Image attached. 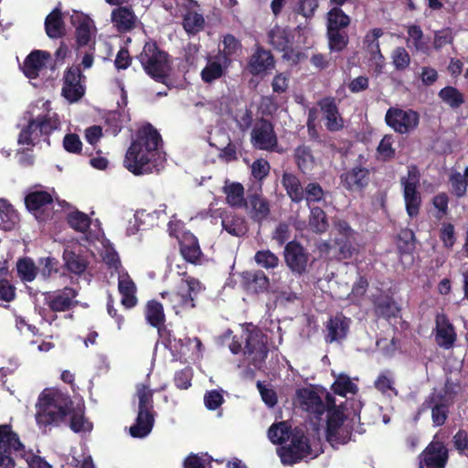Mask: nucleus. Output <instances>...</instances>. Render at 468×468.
Returning <instances> with one entry per match:
<instances>
[{
	"label": "nucleus",
	"instance_id": "obj_58",
	"mask_svg": "<svg viewBox=\"0 0 468 468\" xmlns=\"http://www.w3.org/2000/svg\"><path fill=\"white\" fill-rule=\"evenodd\" d=\"M392 64L399 71H403L410 64V56L403 47H397L391 53Z\"/></svg>",
	"mask_w": 468,
	"mask_h": 468
},
{
	"label": "nucleus",
	"instance_id": "obj_37",
	"mask_svg": "<svg viewBox=\"0 0 468 468\" xmlns=\"http://www.w3.org/2000/svg\"><path fill=\"white\" fill-rule=\"evenodd\" d=\"M350 23V16L338 6H333L326 14V32L346 31Z\"/></svg>",
	"mask_w": 468,
	"mask_h": 468
},
{
	"label": "nucleus",
	"instance_id": "obj_62",
	"mask_svg": "<svg viewBox=\"0 0 468 468\" xmlns=\"http://www.w3.org/2000/svg\"><path fill=\"white\" fill-rule=\"evenodd\" d=\"M257 388L264 403L270 408L274 407L277 403V395L274 389L270 387L269 383L257 382Z\"/></svg>",
	"mask_w": 468,
	"mask_h": 468
},
{
	"label": "nucleus",
	"instance_id": "obj_64",
	"mask_svg": "<svg viewBox=\"0 0 468 468\" xmlns=\"http://www.w3.org/2000/svg\"><path fill=\"white\" fill-rule=\"evenodd\" d=\"M270 164L267 160L257 159L251 165V175L257 180L264 179L270 173Z\"/></svg>",
	"mask_w": 468,
	"mask_h": 468
},
{
	"label": "nucleus",
	"instance_id": "obj_32",
	"mask_svg": "<svg viewBox=\"0 0 468 468\" xmlns=\"http://www.w3.org/2000/svg\"><path fill=\"white\" fill-rule=\"evenodd\" d=\"M144 318L148 324L157 329L160 336L165 331L164 306L156 300H149L144 306Z\"/></svg>",
	"mask_w": 468,
	"mask_h": 468
},
{
	"label": "nucleus",
	"instance_id": "obj_29",
	"mask_svg": "<svg viewBox=\"0 0 468 468\" xmlns=\"http://www.w3.org/2000/svg\"><path fill=\"white\" fill-rule=\"evenodd\" d=\"M179 239V250L184 260L197 264L200 261L202 251L197 238L191 232L186 231Z\"/></svg>",
	"mask_w": 468,
	"mask_h": 468
},
{
	"label": "nucleus",
	"instance_id": "obj_49",
	"mask_svg": "<svg viewBox=\"0 0 468 468\" xmlns=\"http://www.w3.org/2000/svg\"><path fill=\"white\" fill-rule=\"evenodd\" d=\"M441 101L452 109H457L464 102L463 94L455 87L446 86L439 91Z\"/></svg>",
	"mask_w": 468,
	"mask_h": 468
},
{
	"label": "nucleus",
	"instance_id": "obj_28",
	"mask_svg": "<svg viewBox=\"0 0 468 468\" xmlns=\"http://www.w3.org/2000/svg\"><path fill=\"white\" fill-rule=\"evenodd\" d=\"M51 59L48 51L35 49L31 51L23 62V72L28 79H36L39 75V71L46 67L47 63Z\"/></svg>",
	"mask_w": 468,
	"mask_h": 468
},
{
	"label": "nucleus",
	"instance_id": "obj_24",
	"mask_svg": "<svg viewBox=\"0 0 468 468\" xmlns=\"http://www.w3.org/2000/svg\"><path fill=\"white\" fill-rule=\"evenodd\" d=\"M317 105L325 122V127L330 132H337L343 129L344 120L339 112L336 100L327 96L317 101Z\"/></svg>",
	"mask_w": 468,
	"mask_h": 468
},
{
	"label": "nucleus",
	"instance_id": "obj_4",
	"mask_svg": "<svg viewBox=\"0 0 468 468\" xmlns=\"http://www.w3.org/2000/svg\"><path fill=\"white\" fill-rule=\"evenodd\" d=\"M290 436H292L291 445L278 449V454L283 464L292 465L304 459L312 460L323 452L320 442L311 444L302 429H295L292 432L286 421L274 423L268 430V438L274 444H282Z\"/></svg>",
	"mask_w": 468,
	"mask_h": 468
},
{
	"label": "nucleus",
	"instance_id": "obj_14",
	"mask_svg": "<svg viewBox=\"0 0 468 468\" xmlns=\"http://www.w3.org/2000/svg\"><path fill=\"white\" fill-rule=\"evenodd\" d=\"M386 123L396 133L404 134L417 128L420 115L413 110H402L390 107L385 115Z\"/></svg>",
	"mask_w": 468,
	"mask_h": 468
},
{
	"label": "nucleus",
	"instance_id": "obj_51",
	"mask_svg": "<svg viewBox=\"0 0 468 468\" xmlns=\"http://www.w3.org/2000/svg\"><path fill=\"white\" fill-rule=\"evenodd\" d=\"M328 48L331 52H342L349 44V37L346 31L326 32Z\"/></svg>",
	"mask_w": 468,
	"mask_h": 468
},
{
	"label": "nucleus",
	"instance_id": "obj_19",
	"mask_svg": "<svg viewBox=\"0 0 468 468\" xmlns=\"http://www.w3.org/2000/svg\"><path fill=\"white\" fill-rule=\"evenodd\" d=\"M436 344L443 349L453 347L457 340L454 325L444 313H438L435 316V328L433 330Z\"/></svg>",
	"mask_w": 468,
	"mask_h": 468
},
{
	"label": "nucleus",
	"instance_id": "obj_38",
	"mask_svg": "<svg viewBox=\"0 0 468 468\" xmlns=\"http://www.w3.org/2000/svg\"><path fill=\"white\" fill-rule=\"evenodd\" d=\"M45 30L50 38H59L65 35V24L59 8H54L45 19Z\"/></svg>",
	"mask_w": 468,
	"mask_h": 468
},
{
	"label": "nucleus",
	"instance_id": "obj_8",
	"mask_svg": "<svg viewBox=\"0 0 468 468\" xmlns=\"http://www.w3.org/2000/svg\"><path fill=\"white\" fill-rule=\"evenodd\" d=\"M204 289L196 278L187 276L182 280L176 290L163 292L161 297L167 300L176 315L196 307V297Z\"/></svg>",
	"mask_w": 468,
	"mask_h": 468
},
{
	"label": "nucleus",
	"instance_id": "obj_60",
	"mask_svg": "<svg viewBox=\"0 0 468 468\" xmlns=\"http://www.w3.org/2000/svg\"><path fill=\"white\" fill-rule=\"evenodd\" d=\"M211 462L207 454H190L184 462V468H212Z\"/></svg>",
	"mask_w": 468,
	"mask_h": 468
},
{
	"label": "nucleus",
	"instance_id": "obj_13",
	"mask_svg": "<svg viewBox=\"0 0 468 468\" xmlns=\"http://www.w3.org/2000/svg\"><path fill=\"white\" fill-rule=\"evenodd\" d=\"M457 387V382H444L443 388L444 394L441 395L434 388V392L426 401L428 408L431 410L432 422L435 426H441L448 416L449 406L452 400V390Z\"/></svg>",
	"mask_w": 468,
	"mask_h": 468
},
{
	"label": "nucleus",
	"instance_id": "obj_9",
	"mask_svg": "<svg viewBox=\"0 0 468 468\" xmlns=\"http://www.w3.org/2000/svg\"><path fill=\"white\" fill-rule=\"evenodd\" d=\"M136 395L139 399V409L135 422L130 427V435L143 439L148 436L154 427L153 391L145 384L137 386Z\"/></svg>",
	"mask_w": 468,
	"mask_h": 468
},
{
	"label": "nucleus",
	"instance_id": "obj_55",
	"mask_svg": "<svg viewBox=\"0 0 468 468\" xmlns=\"http://www.w3.org/2000/svg\"><path fill=\"white\" fill-rule=\"evenodd\" d=\"M398 249L402 254H410L415 250V235L410 229H402L398 236Z\"/></svg>",
	"mask_w": 468,
	"mask_h": 468
},
{
	"label": "nucleus",
	"instance_id": "obj_27",
	"mask_svg": "<svg viewBox=\"0 0 468 468\" xmlns=\"http://www.w3.org/2000/svg\"><path fill=\"white\" fill-rule=\"evenodd\" d=\"M245 209L250 218L258 223L265 220L271 213L269 201L257 192L247 195V207H245Z\"/></svg>",
	"mask_w": 468,
	"mask_h": 468
},
{
	"label": "nucleus",
	"instance_id": "obj_11",
	"mask_svg": "<svg viewBox=\"0 0 468 468\" xmlns=\"http://www.w3.org/2000/svg\"><path fill=\"white\" fill-rule=\"evenodd\" d=\"M420 174L416 165L408 168L407 176L400 178L403 188V198L408 215L416 218L420 213L421 195L419 191Z\"/></svg>",
	"mask_w": 468,
	"mask_h": 468
},
{
	"label": "nucleus",
	"instance_id": "obj_23",
	"mask_svg": "<svg viewBox=\"0 0 468 468\" xmlns=\"http://www.w3.org/2000/svg\"><path fill=\"white\" fill-rule=\"evenodd\" d=\"M351 319L343 313L331 316L325 323L324 340L326 343L341 342L346 338L351 325Z\"/></svg>",
	"mask_w": 468,
	"mask_h": 468
},
{
	"label": "nucleus",
	"instance_id": "obj_5",
	"mask_svg": "<svg viewBox=\"0 0 468 468\" xmlns=\"http://www.w3.org/2000/svg\"><path fill=\"white\" fill-rule=\"evenodd\" d=\"M25 459L30 468H51L42 457L27 452L10 424L0 425V468H15V458Z\"/></svg>",
	"mask_w": 468,
	"mask_h": 468
},
{
	"label": "nucleus",
	"instance_id": "obj_43",
	"mask_svg": "<svg viewBox=\"0 0 468 468\" xmlns=\"http://www.w3.org/2000/svg\"><path fill=\"white\" fill-rule=\"evenodd\" d=\"M222 228L234 237H242L248 231L245 218L235 214L227 215L222 218Z\"/></svg>",
	"mask_w": 468,
	"mask_h": 468
},
{
	"label": "nucleus",
	"instance_id": "obj_6",
	"mask_svg": "<svg viewBox=\"0 0 468 468\" xmlns=\"http://www.w3.org/2000/svg\"><path fill=\"white\" fill-rule=\"evenodd\" d=\"M136 58L151 79L159 83H166L172 70L171 57L156 41H146Z\"/></svg>",
	"mask_w": 468,
	"mask_h": 468
},
{
	"label": "nucleus",
	"instance_id": "obj_48",
	"mask_svg": "<svg viewBox=\"0 0 468 468\" xmlns=\"http://www.w3.org/2000/svg\"><path fill=\"white\" fill-rule=\"evenodd\" d=\"M383 35L381 28H373L364 37V48L371 55V58L378 56L379 58H384L381 54L378 38Z\"/></svg>",
	"mask_w": 468,
	"mask_h": 468
},
{
	"label": "nucleus",
	"instance_id": "obj_31",
	"mask_svg": "<svg viewBox=\"0 0 468 468\" xmlns=\"http://www.w3.org/2000/svg\"><path fill=\"white\" fill-rule=\"evenodd\" d=\"M243 287L254 293H264L270 287V279L261 270L246 271L241 274Z\"/></svg>",
	"mask_w": 468,
	"mask_h": 468
},
{
	"label": "nucleus",
	"instance_id": "obj_22",
	"mask_svg": "<svg viewBox=\"0 0 468 468\" xmlns=\"http://www.w3.org/2000/svg\"><path fill=\"white\" fill-rule=\"evenodd\" d=\"M293 37L289 29L283 28L278 25L274 26L268 32V42L278 51L283 52L282 58L287 60H296L293 58L294 50L292 48Z\"/></svg>",
	"mask_w": 468,
	"mask_h": 468
},
{
	"label": "nucleus",
	"instance_id": "obj_46",
	"mask_svg": "<svg viewBox=\"0 0 468 468\" xmlns=\"http://www.w3.org/2000/svg\"><path fill=\"white\" fill-rule=\"evenodd\" d=\"M0 218L5 230L13 229L19 219L16 210L5 198H0Z\"/></svg>",
	"mask_w": 468,
	"mask_h": 468
},
{
	"label": "nucleus",
	"instance_id": "obj_54",
	"mask_svg": "<svg viewBox=\"0 0 468 468\" xmlns=\"http://www.w3.org/2000/svg\"><path fill=\"white\" fill-rule=\"evenodd\" d=\"M407 33L412 41L416 50L422 53H428L430 47L428 41L424 38L422 29L418 25H411L408 27Z\"/></svg>",
	"mask_w": 468,
	"mask_h": 468
},
{
	"label": "nucleus",
	"instance_id": "obj_20",
	"mask_svg": "<svg viewBox=\"0 0 468 468\" xmlns=\"http://www.w3.org/2000/svg\"><path fill=\"white\" fill-rule=\"evenodd\" d=\"M448 460V450L438 441H431L419 456V468H444Z\"/></svg>",
	"mask_w": 468,
	"mask_h": 468
},
{
	"label": "nucleus",
	"instance_id": "obj_35",
	"mask_svg": "<svg viewBox=\"0 0 468 468\" xmlns=\"http://www.w3.org/2000/svg\"><path fill=\"white\" fill-rule=\"evenodd\" d=\"M281 182L286 195L292 203L300 204L303 202L304 186H303L300 178L294 173L284 172Z\"/></svg>",
	"mask_w": 468,
	"mask_h": 468
},
{
	"label": "nucleus",
	"instance_id": "obj_59",
	"mask_svg": "<svg viewBox=\"0 0 468 468\" xmlns=\"http://www.w3.org/2000/svg\"><path fill=\"white\" fill-rule=\"evenodd\" d=\"M449 183L451 184L452 192L457 197H463L467 192V185L465 178L460 172H452L449 176Z\"/></svg>",
	"mask_w": 468,
	"mask_h": 468
},
{
	"label": "nucleus",
	"instance_id": "obj_36",
	"mask_svg": "<svg viewBox=\"0 0 468 468\" xmlns=\"http://www.w3.org/2000/svg\"><path fill=\"white\" fill-rule=\"evenodd\" d=\"M222 45L223 48H219L216 56L229 66H231L234 58L238 57L241 51V42L232 34H227L223 37Z\"/></svg>",
	"mask_w": 468,
	"mask_h": 468
},
{
	"label": "nucleus",
	"instance_id": "obj_16",
	"mask_svg": "<svg viewBox=\"0 0 468 468\" xmlns=\"http://www.w3.org/2000/svg\"><path fill=\"white\" fill-rule=\"evenodd\" d=\"M283 258L286 266L294 275L301 276L307 271L309 253L300 242L288 241L284 247Z\"/></svg>",
	"mask_w": 468,
	"mask_h": 468
},
{
	"label": "nucleus",
	"instance_id": "obj_1",
	"mask_svg": "<svg viewBox=\"0 0 468 468\" xmlns=\"http://www.w3.org/2000/svg\"><path fill=\"white\" fill-rule=\"evenodd\" d=\"M82 401H73L69 395L58 388H45L36 404V422L39 429L69 424L74 432H86L92 424L84 417Z\"/></svg>",
	"mask_w": 468,
	"mask_h": 468
},
{
	"label": "nucleus",
	"instance_id": "obj_40",
	"mask_svg": "<svg viewBox=\"0 0 468 468\" xmlns=\"http://www.w3.org/2000/svg\"><path fill=\"white\" fill-rule=\"evenodd\" d=\"M63 260L67 270L78 276L82 275L89 266L88 260L83 255L76 253L72 250H64Z\"/></svg>",
	"mask_w": 468,
	"mask_h": 468
},
{
	"label": "nucleus",
	"instance_id": "obj_30",
	"mask_svg": "<svg viewBox=\"0 0 468 468\" xmlns=\"http://www.w3.org/2000/svg\"><path fill=\"white\" fill-rule=\"evenodd\" d=\"M111 19L119 33L131 32L136 27L137 16L131 6L114 8Z\"/></svg>",
	"mask_w": 468,
	"mask_h": 468
},
{
	"label": "nucleus",
	"instance_id": "obj_34",
	"mask_svg": "<svg viewBox=\"0 0 468 468\" xmlns=\"http://www.w3.org/2000/svg\"><path fill=\"white\" fill-rule=\"evenodd\" d=\"M374 314L378 318L389 320L396 318L400 313V308L389 295H379L373 300Z\"/></svg>",
	"mask_w": 468,
	"mask_h": 468
},
{
	"label": "nucleus",
	"instance_id": "obj_45",
	"mask_svg": "<svg viewBox=\"0 0 468 468\" xmlns=\"http://www.w3.org/2000/svg\"><path fill=\"white\" fill-rule=\"evenodd\" d=\"M183 27L188 35H197L205 27V18L197 11L188 10L183 16Z\"/></svg>",
	"mask_w": 468,
	"mask_h": 468
},
{
	"label": "nucleus",
	"instance_id": "obj_7",
	"mask_svg": "<svg viewBox=\"0 0 468 468\" xmlns=\"http://www.w3.org/2000/svg\"><path fill=\"white\" fill-rule=\"evenodd\" d=\"M244 364L242 378H254L256 372H263L266 367V357L269 353L267 336L260 330L245 332Z\"/></svg>",
	"mask_w": 468,
	"mask_h": 468
},
{
	"label": "nucleus",
	"instance_id": "obj_18",
	"mask_svg": "<svg viewBox=\"0 0 468 468\" xmlns=\"http://www.w3.org/2000/svg\"><path fill=\"white\" fill-rule=\"evenodd\" d=\"M85 76L81 73L80 66H71L67 69L63 77L62 95L70 102H76L80 100L85 88L81 84V80Z\"/></svg>",
	"mask_w": 468,
	"mask_h": 468
},
{
	"label": "nucleus",
	"instance_id": "obj_25",
	"mask_svg": "<svg viewBox=\"0 0 468 468\" xmlns=\"http://www.w3.org/2000/svg\"><path fill=\"white\" fill-rule=\"evenodd\" d=\"M275 66L274 57L270 50L256 45L254 52L249 58L247 69L253 76L266 73Z\"/></svg>",
	"mask_w": 468,
	"mask_h": 468
},
{
	"label": "nucleus",
	"instance_id": "obj_63",
	"mask_svg": "<svg viewBox=\"0 0 468 468\" xmlns=\"http://www.w3.org/2000/svg\"><path fill=\"white\" fill-rule=\"evenodd\" d=\"M63 147L67 152L70 154H79L82 150V143L78 134L68 133L64 136Z\"/></svg>",
	"mask_w": 468,
	"mask_h": 468
},
{
	"label": "nucleus",
	"instance_id": "obj_56",
	"mask_svg": "<svg viewBox=\"0 0 468 468\" xmlns=\"http://www.w3.org/2000/svg\"><path fill=\"white\" fill-rule=\"evenodd\" d=\"M377 153L378 158L384 162L393 159L396 155V150L393 147V136L390 134L385 135L379 142Z\"/></svg>",
	"mask_w": 468,
	"mask_h": 468
},
{
	"label": "nucleus",
	"instance_id": "obj_26",
	"mask_svg": "<svg viewBox=\"0 0 468 468\" xmlns=\"http://www.w3.org/2000/svg\"><path fill=\"white\" fill-rule=\"evenodd\" d=\"M342 185L350 191H361L370 181V171L367 167L356 165L340 176Z\"/></svg>",
	"mask_w": 468,
	"mask_h": 468
},
{
	"label": "nucleus",
	"instance_id": "obj_47",
	"mask_svg": "<svg viewBox=\"0 0 468 468\" xmlns=\"http://www.w3.org/2000/svg\"><path fill=\"white\" fill-rule=\"evenodd\" d=\"M326 192L317 182H309L305 185L303 193V201L305 200L308 207H313L315 203L324 201Z\"/></svg>",
	"mask_w": 468,
	"mask_h": 468
},
{
	"label": "nucleus",
	"instance_id": "obj_33",
	"mask_svg": "<svg viewBox=\"0 0 468 468\" xmlns=\"http://www.w3.org/2000/svg\"><path fill=\"white\" fill-rule=\"evenodd\" d=\"M229 67L215 55L207 60L206 66L202 69L200 72L201 80L204 83L211 84L224 77Z\"/></svg>",
	"mask_w": 468,
	"mask_h": 468
},
{
	"label": "nucleus",
	"instance_id": "obj_42",
	"mask_svg": "<svg viewBox=\"0 0 468 468\" xmlns=\"http://www.w3.org/2000/svg\"><path fill=\"white\" fill-rule=\"evenodd\" d=\"M227 203L234 208H245L247 197H244V187L239 182L231 183L224 187Z\"/></svg>",
	"mask_w": 468,
	"mask_h": 468
},
{
	"label": "nucleus",
	"instance_id": "obj_17",
	"mask_svg": "<svg viewBox=\"0 0 468 468\" xmlns=\"http://www.w3.org/2000/svg\"><path fill=\"white\" fill-rule=\"evenodd\" d=\"M334 229L336 231L335 242L339 248V255L344 260L351 259L356 251L353 243L356 239V232L346 219L342 218H337L334 221Z\"/></svg>",
	"mask_w": 468,
	"mask_h": 468
},
{
	"label": "nucleus",
	"instance_id": "obj_21",
	"mask_svg": "<svg viewBox=\"0 0 468 468\" xmlns=\"http://www.w3.org/2000/svg\"><path fill=\"white\" fill-rule=\"evenodd\" d=\"M71 24L75 27L76 44L78 48L90 47L95 50V39L92 37V19L83 13H76L71 16Z\"/></svg>",
	"mask_w": 468,
	"mask_h": 468
},
{
	"label": "nucleus",
	"instance_id": "obj_3",
	"mask_svg": "<svg viewBox=\"0 0 468 468\" xmlns=\"http://www.w3.org/2000/svg\"><path fill=\"white\" fill-rule=\"evenodd\" d=\"M162 144L159 132L151 123L143 125L125 153L123 166L134 176L159 172L165 161L159 151Z\"/></svg>",
	"mask_w": 468,
	"mask_h": 468
},
{
	"label": "nucleus",
	"instance_id": "obj_10",
	"mask_svg": "<svg viewBox=\"0 0 468 468\" xmlns=\"http://www.w3.org/2000/svg\"><path fill=\"white\" fill-rule=\"evenodd\" d=\"M60 122L56 116L39 114L29 119L27 124L20 131L17 143L21 145L35 146L41 136H48L59 129Z\"/></svg>",
	"mask_w": 468,
	"mask_h": 468
},
{
	"label": "nucleus",
	"instance_id": "obj_52",
	"mask_svg": "<svg viewBox=\"0 0 468 468\" xmlns=\"http://www.w3.org/2000/svg\"><path fill=\"white\" fill-rule=\"evenodd\" d=\"M256 264L265 270H273L279 266L278 256L270 250H260L254 255Z\"/></svg>",
	"mask_w": 468,
	"mask_h": 468
},
{
	"label": "nucleus",
	"instance_id": "obj_53",
	"mask_svg": "<svg viewBox=\"0 0 468 468\" xmlns=\"http://www.w3.org/2000/svg\"><path fill=\"white\" fill-rule=\"evenodd\" d=\"M67 222L70 228L81 233H85L90 226L89 216L78 210L68 214Z\"/></svg>",
	"mask_w": 468,
	"mask_h": 468
},
{
	"label": "nucleus",
	"instance_id": "obj_44",
	"mask_svg": "<svg viewBox=\"0 0 468 468\" xmlns=\"http://www.w3.org/2000/svg\"><path fill=\"white\" fill-rule=\"evenodd\" d=\"M309 208L308 223L312 231L316 234L326 232L329 228V222L324 210L317 206L309 207Z\"/></svg>",
	"mask_w": 468,
	"mask_h": 468
},
{
	"label": "nucleus",
	"instance_id": "obj_50",
	"mask_svg": "<svg viewBox=\"0 0 468 468\" xmlns=\"http://www.w3.org/2000/svg\"><path fill=\"white\" fill-rule=\"evenodd\" d=\"M243 335H233L231 329H227L218 337V344L222 346H228L232 354H239L242 350Z\"/></svg>",
	"mask_w": 468,
	"mask_h": 468
},
{
	"label": "nucleus",
	"instance_id": "obj_57",
	"mask_svg": "<svg viewBox=\"0 0 468 468\" xmlns=\"http://www.w3.org/2000/svg\"><path fill=\"white\" fill-rule=\"evenodd\" d=\"M17 271L23 281L32 282L37 276V268L31 259H20L16 265Z\"/></svg>",
	"mask_w": 468,
	"mask_h": 468
},
{
	"label": "nucleus",
	"instance_id": "obj_15",
	"mask_svg": "<svg viewBox=\"0 0 468 468\" xmlns=\"http://www.w3.org/2000/svg\"><path fill=\"white\" fill-rule=\"evenodd\" d=\"M78 291L66 286L63 289L44 292V303L53 313L69 311L78 305Z\"/></svg>",
	"mask_w": 468,
	"mask_h": 468
},
{
	"label": "nucleus",
	"instance_id": "obj_2",
	"mask_svg": "<svg viewBox=\"0 0 468 468\" xmlns=\"http://www.w3.org/2000/svg\"><path fill=\"white\" fill-rule=\"evenodd\" d=\"M297 399L301 408L318 420L327 411L326 440L334 448L350 440L351 427L346 423L343 401L336 406L334 395L329 392L325 393V401H323L322 397L310 388L299 389Z\"/></svg>",
	"mask_w": 468,
	"mask_h": 468
},
{
	"label": "nucleus",
	"instance_id": "obj_41",
	"mask_svg": "<svg viewBox=\"0 0 468 468\" xmlns=\"http://www.w3.org/2000/svg\"><path fill=\"white\" fill-rule=\"evenodd\" d=\"M52 204V195L45 190L31 191L25 197V206L30 212L38 211L42 207Z\"/></svg>",
	"mask_w": 468,
	"mask_h": 468
},
{
	"label": "nucleus",
	"instance_id": "obj_61",
	"mask_svg": "<svg viewBox=\"0 0 468 468\" xmlns=\"http://www.w3.org/2000/svg\"><path fill=\"white\" fill-rule=\"evenodd\" d=\"M440 239L443 246L452 249L456 241L454 226L452 223H442L440 229Z\"/></svg>",
	"mask_w": 468,
	"mask_h": 468
},
{
	"label": "nucleus",
	"instance_id": "obj_39",
	"mask_svg": "<svg viewBox=\"0 0 468 468\" xmlns=\"http://www.w3.org/2000/svg\"><path fill=\"white\" fill-rule=\"evenodd\" d=\"M293 158L299 171L303 174L311 172L315 165V159L310 146L306 144L298 145L294 149Z\"/></svg>",
	"mask_w": 468,
	"mask_h": 468
},
{
	"label": "nucleus",
	"instance_id": "obj_12",
	"mask_svg": "<svg viewBox=\"0 0 468 468\" xmlns=\"http://www.w3.org/2000/svg\"><path fill=\"white\" fill-rule=\"evenodd\" d=\"M250 142L259 150L282 153L279 148L278 137L272 122L267 119H259L251 131Z\"/></svg>",
	"mask_w": 468,
	"mask_h": 468
}]
</instances>
